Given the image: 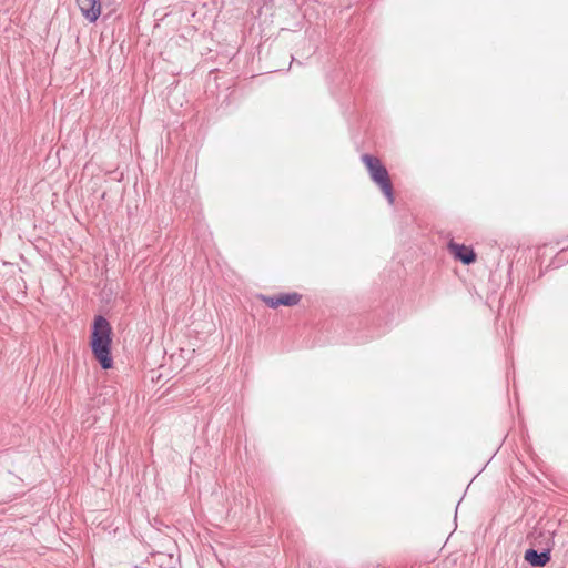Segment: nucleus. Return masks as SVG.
<instances>
[{
  "mask_svg": "<svg viewBox=\"0 0 568 568\" xmlns=\"http://www.w3.org/2000/svg\"><path fill=\"white\" fill-rule=\"evenodd\" d=\"M112 328L109 321L102 315L94 318L90 346L95 359L103 369H109L113 365L111 356Z\"/></svg>",
  "mask_w": 568,
  "mask_h": 568,
  "instance_id": "1",
  "label": "nucleus"
},
{
  "mask_svg": "<svg viewBox=\"0 0 568 568\" xmlns=\"http://www.w3.org/2000/svg\"><path fill=\"white\" fill-rule=\"evenodd\" d=\"M361 159L362 162L367 168L371 179L374 181L375 184L379 186L388 203L393 204L395 201L393 184L385 165H383L378 158L367 153L363 154Z\"/></svg>",
  "mask_w": 568,
  "mask_h": 568,
  "instance_id": "2",
  "label": "nucleus"
},
{
  "mask_svg": "<svg viewBox=\"0 0 568 568\" xmlns=\"http://www.w3.org/2000/svg\"><path fill=\"white\" fill-rule=\"evenodd\" d=\"M448 247L454 257L465 265H469L476 261V254L471 247L455 242H450Z\"/></svg>",
  "mask_w": 568,
  "mask_h": 568,
  "instance_id": "3",
  "label": "nucleus"
},
{
  "mask_svg": "<svg viewBox=\"0 0 568 568\" xmlns=\"http://www.w3.org/2000/svg\"><path fill=\"white\" fill-rule=\"evenodd\" d=\"M79 9L83 17L90 22H95L101 14V3L99 0H77Z\"/></svg>",
  "mask_w": 568,
  "mask_h": 568,
  "instance_id": "4",
  "label": "nucleus"
},
{
  "mask_svg": "<svg viewBox=\"0 0 568 568\" xmlns=\"http://www.w3.org/2000/svg\"><path fill=\"white\" fill-rule=\"evenodd\" d=\"M551 559L550 550L544 549L542 551H538L536 549H527L525 552V560L529 562L532 567H544Z\"/></svg>",
  "mask_w": 568,
  "mask_h": 568,
  "instance_id": "5",
  "label": "nucleus"
},
{
  "mask_svg": "<svg viewBox=\"0 0 568 568\" xmlns=\"http://www.w3.org/2000/svg\"><path fill=\"white\" fill-rule=\"evenodd\" d=\"M278 297V302H280V306L283 305V306H294V305H297L301 300H302V295L300 293H296V292H292V293H280L277 295Z\"/></svg>",
  "mask_w": 568,
  "mask_h": 568,
  "instance_id": "6",
  "label": "nucleus"
},
{
  "mask_svg": "<svg viewBox=\"0 0 568 568\" xmlns=\"http://www.w3.org/2000/svg\"><path fill=\"white\" fill-rule=\"evenodd\" d=\"M261 300L271 308H277L280 306L277 295H272V296L262 295Z\"/></svg>",
  "mask_w": 568,
  "mask_h": 568,
  "instance_id": "7",
  "label": "nucleus"
}]
</instances>
